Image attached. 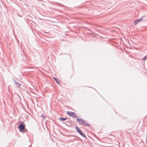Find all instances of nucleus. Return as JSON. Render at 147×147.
Returning a JSON list of instances; mask_svg holds the SVG:
<instances>
[{
    "label": "nucleus",
    "mask_w": 147,
    "mask_h": 147,
    "mask_svg": "<svg viewBox=\"0 0 147 147\" xmlns=\"http://www.w3.org/2000/svg\"><path fill=\"white\" fill-rule=\"evenodd\" d=\"M77 121L80 124H82L84 126H89L90 124L88 123H87L85 121L81 118H78L76 119Z\"/></svg>",
    "instance_id": "obj_1"
},
{
    "label": "nucleus",
    "mask_w": 147,
    "mask_h": 147,
    "mask_svg": "<svg viewBox=\"0 0 147 147\" xmlns=\"http://www.w3.org/2000/svg\"><path fill=\"white\" fill-rule=\"evenodd\" d=\"M25 126L24 124H21L18 127L20 129L19 130L21 132L24 133L25 131H27V130L25 129Z\"/></svg>",
    "instance_id": "obj_2"
},
{
    "label": "nucleus",
    "mask_w": 147,
    "mask_h": 147,
    "mask_svg": "<svg viewBox=\"0 0 147 147\" xmlns=\"http://www.w3.org/2000/svg\"><path fill=\"white\" fill-rule=\"evenodd\" d=\"M67 114L70 116L74 117H77V115L75 112L67 111Z\"/></svg>",
    "instance_id": "obj_3"
},
{
    "label": "nucleus",
    "mask_w": 147,
    "mask_h": 147,
    "mask_svg": "<svg viewBox=\"0 0 147 147\" xmlns=\"http://www.w3.org/2000/svg\"><path fill=\"white\" fill-rule=\"evenodd\" d=\"M76 129L78 133L80 134L84 138L86 137V136L84 135L82 132L81 129L79 128L78 127H76Z\"/></svg>",
    "instance_id": "obj_4"
},
{
    "label": "nucleus",
    "mask_w": 147,
    "mask_h": 147,
    "mask_svg": "<svg viewBox=\"0 0 147 147\" xmlns=\"http://www.w3.org/2000/svg\"><path fill=\"white\" fill-rule=\"evenodd\" d=\"M142 20V19L141 18L140 19L136 20H135L134 22V24L136 25H137L139 22H140Z\"/></svg>",
    "instance_id": "obj_5"
},
{
    "label": "nucleus",
    "mask_w": 147,
    "mask_h": 147,
    "mask_svg": "<svg viewBox=\"0 0 147 147\" xmlns=\"http://www.w3.org/2000/svg\"><path fill=\"white\" fill-rule=\"evenodd\" d=\"M53 79L56 82L57 84H60V82L58 78H53Z\"/></svg>",
    "instance_id": "obj_6"
},
{
    "label": "nucleus",
    "mask_w": 147,
    "mask_h": 147,
    "mask_svg": "<svg viewBox=\"0 0 147 147\" xmlns=\"http://www.w3.org/2000/svg\"><path fill=\"white\" fill-rule=\"evenodd\" d=\"M67 119V118H59V119L61 121H63L66 120Z\"/></svg>",
    "instance_id": "obj_7"
},
{
    "label": "nucleus",
    "mask_w": 147,
    "mask_h": 147,
    "mask_svg": "<svg viewBox=\"0 0 147 147\" xmlns=\"http://www.w3.org/2000/svg\"><path fill=\"white\" fill-rule=\"evenodd\" d=\"M146 58H147V57H144V58H143V60L145 61L146 59Z\"/></svg>",
    "instance_id": "obj_8"
}]
</instances>
